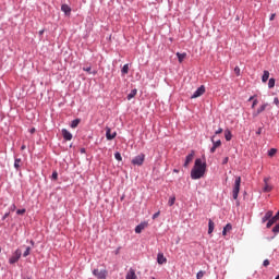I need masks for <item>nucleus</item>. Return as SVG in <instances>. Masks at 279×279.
Here are the masks:
<instances>
[{"label":"nucleus","mask_w":279,"mask_h":279,"mask_svg":"<svg viewBox=\"0 0 279 279\" xmlns=\"http://www.w3.org/2000/svg\"><path fill=\"white\" fill-rule=\"evenodd\" d=\"M269 80V71L265 70L262 76V82L266 83Z\"/></svg>","instance_id":"22"},{"label":"nucleus","mask_w":279,"mask_h":279,"mask_svg":"<svg viewBox=\"0 0 279 279\" xmlns=\"http://www.w3.org/2000/svg\"><path fill=\"white\" fill-rule=\"evenodd\" d=\"M173 204H175V195L170 196L168 201V206H173Z\"/></svg>","instance_id":"28"},{"label":"nucleus","mask_w":279,"mask_h":279,"mask_svg":"<svg viewBox=\"0 0 279 279\" xmlns=\"http://www.w3.org/2000/svg\"><path fill=\"white\" fill-rule=\"evenodd\" d=\"M106 137L107 141H112L113 138H117V133L112 134L110 128H107Z\"/></svg>","instance_id":"15"},{"label":"nucleus","mask_w":279,"mask_h":279,"mask_svg":"<svg viewBox=\"0 0 279 279\" xmlns=\"http://www.w3.org/2000/svg\"><path fill=\"white\" fill-rule=\"evenodd\" d=\"M240 191H241V177H236L233 185V191H232L233 199H239Z\"/></svg>","instance_id":"2"},{"label":"nucleus","mask_w":279,"mask_h":279,"mask_svg":"<svg viewBox=\"0 0 279 279\" xmlns=\"http://www.w3.org/2000/svg\"><path fill=\"white\" fill-rule=\"evenodd\" d=\"M234 73H235V75H241V68H239V66H235L234 68Z\"/></svg>","instance_id":"31"},{"label":"nucleus","mask_w":279,"mask_h":279,"mask_svg":"<svg viewBox=\"0 0 279 279\" xmlns=\"http://www.w3.org/2000/svg\"><path fill=\"white\" fill-rule=\"evenodd\" d=\"M31 253H32V247L31 246H26L25 247V252L23 253V257L27 258V256H29Z\"/></svg>","instance_id":"25"},{"label":"nucleus","mask_w":279,"mask_h":279,"mask_svg":"<svg viewBox=\"0 0 279 279\" xmlns=\"http://www.w3.org/2000/svg\"><path fill=\"white\" fill-rule=\"evenodd\" d=\"M255 97H256V96H251V97L248 98V101H252Z\"/></svg>","instance_id":"49"},{"label":"nucleus","mask_w":279,"mask_h":279,"mask_svg":"<svg viewBox=\"0 0 279 279\" xmlns=\"http://www.w3.org/2000/svg\"><path fill=\"white\" fill-rule=\"evenodd\" d=\"M31 245H34V241L33 240L31 241Z\"/></svg>","instance_id":"53"},{"label":"nucleus","mask_w":279,"mask_h":279,"mask_svg":"<svg viewBox=\"0 0 279 279\" xmlns=\"http://www.w3.org/2000/svg\"><path fill=\"white\" fill-rule=\"evenodd\" d=\"M94 276H96L98 279H106L108 276V271L106 269L99 270L94 269L93 270Z\"/></svg>","instance_id":"7"},{"label":"nucleus","mask_w":279,"mask_h":279,"mask_svg":"<svg viewBox=\"0 0 279 279\" xmlns=\"http://www.w3.org/2000/svg\"><path fill=\"white\" fill-rule=\"evenodd\" d=\"M257 105H258V99H255L252 104V109L256 108Z\"/></svg>","instance_id":"35"},{"label":"nucleus","mask_w":279,"mask_h":279,"mask_svg":"<svg viewBox=\"0 0 279 279\" xmlns=\"http://www.w3.org/2000/svg\"><path fill=\"white\" fill-rule=\"evenodd\" d=\"M227 234H228V231L226 229H223L222 235L226 236Z\"/></svg>","instance_id":"45"},{"label":"nucleus","mask_w":279,"mask_h":279,"mask_svg":"<svg viewBox=\"0 0 279 279\" xmlns=\"http://www.w3.org/2000/svg\"><path fill=\"white\" fill-rule=\"evenodd\" d=\"M264 184H269V178H264Z\"/></svg>","instance_id":"44"},{"label":"nucleus","mask_w":279,"mask_h":279,"mask_svg":"<svg viewBox=\"0 0 279 279\" xmlns=\"http://www.w3.org/2000/svg\"><path fill=\"white\" fill-rule=\"evenodd\" d=\"M193 158H195V150H192L191 154L186 156L183 167H189V165L193 162Z\"/></svg>","instance_id":"9"},{"label":"nucleus","mask_w":279,"mask_h":279,"mask_svg":"<svg viewBox=\"0 0 279 279\" xmlns=\"http://www.w3.org/2000/svg\"><path fill=\"white\" fill-rule=\"evenodd\" d=\"M173 172H174V173H180V170L174 169Z\"/></svg>","instance_id":"50"},{"label":"nucleus","mask_w":279,"mask_h":279,"mask_svg":"<svg viewBox=\"0 0 279 279\" xmlns=\"http://www.w3.org/2000/svg\"><path fill=\"white\" fill-rule=\"evenodd\" d=\"M136 93H138L137 89H132L131 93L128 95V100L134 99L136 97Z\"/></svg>","instance_id":"21"},{"label":"nucleus","mask_w":279,"mask_h":279,"mask_svg":"<svg viewBox=\"0 0 279 279\" xmlns=\"http://www.w3.org/2000/svg\"><path fill=\"white\" fill-rule=\"evenodd\" d=\"M215 231V222L209 219L208 221V234H213V232Z\"/></svg>","instance_id":"17"},{"label":"nucleus","mask_w":279,"mask_h":279,"mask_svg":"<svg viewBox=\"0 0 279 279\" xmlns=\"http://www.w3.org/2000/svg\"><path fill=\"white\" fill-rule=\"evenodd\" d=\"M145 228H147V222H142L138 226H136L135 227L136 234H141V232H143V230H145Z\"/></svg>","instance_id":"12"},{"label":"nucleus","mask_w":279,"mask_h":279,"mask_svg":"<svg viewBox=\"0 0 279 279\" xmlns=\"http://www.w3.org/2000/svg\"><path fill=\"white\" fill-rule=\"evenodd\" d=\"M225 138H226V141H232V133L230 131H226Z\"/></svg>","instance_id":"27"},{"label":"nucleus","mask_w":279,"mask_h":279,"mask_svg":"<svg viewBox=\"0 0 279 279\" xmlns=\"http://www.w3.org/2000/svg\"><path fill=\"white\" fill-rule=\"evenodd\" d=\"M204 173H206V162H203L202 159H196L194 168L191 171L192 180H199L204 178Z\"/></svg>","instance_id":"1"},{"label":"nucleus","mask_w":279,"mask_h":279,"mask_svg":"<svg viewBox=\"0 0 279 279\" xmlns=\"http://www.w3.org/2000/svg\"><path fill=\"white\" fill-rule=\"evenodd\" d=\"M276 151V148H271L268 153V156H275Z\"/></svg>","instance_id":"34"},{"label":"nucleus","mask_w":279,"mask_h":279,"mask_svg":"<svg viewBox=\"0 0 279 279\" xmlns=\"http://www.w3.org/2000/svg\"><path fill=\"white\" fill-rule=\"evenodd\" d=\"M213 147L210 148V154H215L219 147H221V140L215 141V135L210 138Z\"/></svg>","instance_id":"5"},{"label":"nucleus","mask_w":279,"mask_h":279,"mask_svg":"<svg viewBox=\"0 0 279 279\" xmlns=\"http://www.w3.org/2000/svg\"><path fill=\"white\" fill-rule=\"evenodd\" d=\"M16 215H25V209H17Z\"/></svg>","instance_id":"37"},{"label":"nucleus","mask_w":279,"mask_h":279,"mask_svg":"<svg viewBox=\"0 0 279 279\" xmlns=\"http://www.w3.org/2000/svg\"><path fill=\"white\" fill-rule=\"evenodd\" d=\"M227 232H230V230H232V225L228 223L226 225V227L223 228Z\"/></svg>","instance_id":"33"},{"label":"nucleus","mask_w":279,"mask_h":279,"mask_svg":"<svg viewBox=\"0 0 279 279\" xmlns=\"http://www.w3.org/2000/svg\"><path fill=\"white\" fill-rule=\"evenodd\" d=\"M31 134H34L35 132H36V129L35 128H33V129H31Z\"/></svg>","instance_id":"46"},{"label":"nucleus","mask_w":279,"mask_h":279,"mask_svg":"<svg viewBox=\"0 0 279 279\" xmlns=\"http://www.w3.org/2000/svg\"><path fill=\"white\" fill-rule=\"evenodd\" d=\"M61 10L64 14H71V7L69 4H62Z\"/></svg>","instance_id":"19"},{"label":"nucleus","mask_w":279,"mask_h":279,"mask_svg":"<svg viewBox=\"0 0 279 279\" xmlns=\"http://www.w3.org/2000/svg\"><path fill=\"white\" fill-rule=\"evenodd\" d=\"M274 217V211L268 210L265 216L262 218V223H266V221H269V219Z\"/></svg>","instance_id":"14"},{"label":"nucleus","mask_w":279,"mask_h":279,"mask_svg":"<svg viewBox=\"0 0 279 279\" xmlns=\"http://www.w3.org/2000/svg\"><path fill=\"white\" fill-rule=\"evenodd\" d=\"M274 86H276V78H269L268 88H274Z\"/></svg>","instance_id":"26"},{"label":"nucleus","mask_w":279,"mask_h":279,"mask_svg":"<svg viewBox=\"0 0 279 279\" xmlns=\"http://www.w3.org/2000/svg\"><path fill=\"white\" fill-rule=\"evenodd\" d=\"M22 165H23V161L21 160V158H15L14 168L16 169V171L21 169Z\"/></svg>","instance_id":"18"},{"label":"nucleus","mask_w":279,"mask_h":279,"mask_svg":"<svg viewBox=\"0 0 279 279\" xmlns=\"http://www.w3.org/2000/svg\"><path fill=\"white\" fill-rule=\"evenodd\" d=\"M157 263L158 265H165V263H167V257H165V254L158 253Z\"/></svg>","instance_id":"13"},{"label":"nucleus","mask_w":279,"mask_h":279,"mask_svg":"<svg viewBox=\"0 0 279 279\" xmlns=\"http://www.w3.org/2000/svg\"><path fill=\"white\" fill-rule=\"evenodd\" d=\"M196 278L197 279H203L204 278V271H198L197 275H196Z\"/></svg>","instance_id":"32"},{"label":"nucleus","mask_w":279,"mask_h":279,"mask_svg":"<svg viewBox=\"0 0 279 279\" xmlns=\"http://www.w3.org/2000/svg\"><path fill=\"white\" fill-rule=\"evenodd\" d=\"M126 279H138V277L136 276V270H134L133 268H130L129 271L126 272Z\"/></svg>","instance_id":"11"},{"label":"nucleus","mask_w":279,"mask_h":279,"mask_svg":"<svg viewBox=\"0 0 279 279\" xmlns=\"http://www.w3.org/2000/svg\"><path fill=\"white\" fill-rule=\"evenodd\" d=\"M77 125H80V119L73 120L71 123V128L75 129V128H77Z\"/></svg>","instance_id":"29"},{"label":"nucleus","mask_w":279,"mask_h":279,"mask_svg":"<svg viewBox=\"0 0 279 279\" xmlns=\"http://www.w3.org/2000/svg\"><path fill=\"white\" fill-rule=\"evenodd\" d=\"M9 215H10V214H5V215L3 216V219H5L7 217H9Z\"/></svg>","instance_id":"51"},{"label":"nucleus","mask_w":279,"mask_h":279,"mask_svg":"<svg viewBox=\"0 0 279 279\" xmlns=\"http://www.w3.org/2000/svg\"><path fill=\"white\" fill-rule=\"evenodd\" d=\"M83 71H86L89 75H97V71H92L90 66L83 68Z\"/></svg>","instance_id":"23"},{"label":"nucleus","mask_w":279,"mask_h":279,"mask_svg":"<svg viewBox=\"0 0 279 279\" xmlns=\"http://www.w3.org/2000/svg\"><path fill=\"white\" fill-rule=\"evenodd\" d=\"M263 129H258V131L256 132V134H262Z\"/></svg>","instance_id":"48"},{"label":"nucleus","mask_w":279,"mask_h":279,"mask_svg":"<svg viewBox=\"0 0 279 279\" xmlns=\"http://www.w3.org/2000/svg\"><path fill=\"white\" fill-rule=\"evenodd\" d=\"M274 190V187L271 185H269V183H265L264 185V193H271V191Z\"/></svg>","instance_id":"20"},{"label":"nucleus","mask_w":279,"mask_h":279,"mask_svg":"<svg viewBox=\"0 0 279 279\" xmlns=\"http://www.w3.org/2000/svg\"><path fill=\"white\" fill-rule=\"evenodd\" d=\"M81 151H82V154H84L86 151V149L82 148Z\"/></svg>","instance_id":"52"},{"label":"nucleus","mask_w":279,"mask_h":279,"mask_svg":"<svg viewBox=\"0 0 279 279\" xmlns=\"http://www.w3.org/2000/svg\"><path fill=\"white\" fill-rule=\"evenodd\" d=\"M230 160L229 157H225L223 160H222V165H228V161Z\"/></svg>","instance_id":"39"},{"label":"nucleus","mask_w":279,"mask_h":279,"mask_svg":"<svg viewBox=\"0 0 279 279\" xmlns=\"http://www.w3.org/2000/svg\"><path fill=\"white\" fill-rule=\"evenodd\" d=\"M52 180H58V173L56 171L52 172Z\"/></svg>","instance_id":"41"},{"label":"nucleus","mask_w":279,"mask_h":279,"mask_svg":"<svg viewBox=\"0 0 279 279\" xmlns=\"http://www.w3.org/2000/svg\"><path fill=\"white\" fill-rule=\"evenodd\" d=\"M21 149H22V151H23V150L27 149V146L22 145V146H21Z\"/></svg>","instance_id":"47"},{"label":"nucleus","mask_w":279,"mask_h":279,"mask_svg":"<svg viewBox=\"0 0 279 279\" xmlns=\"http://www.w3.org/2000/svg\"><path fill=\"white\" fill-rule=\"evenodd\" d=\"M274 19H276V13H272L269 17V21H274Z\"/></svg>","instance_id":"43"},{"label":"nucleus","mask_w":279,"mask_h":279,"mask_svg":"<svg viewBox=\"0 0 279 279\" xmlns=\"http://www.w3.org/2000/svg\"><path fill=\"white\" fill-rule=\"evenodd\" d=\"M275 279H279V275Z\"/></svg>","instance_id":"54"},{"label":"nucleus","mask_w":279,"mask_h":279,"mask_svg":"<svg viewBox=\"0 0 279 279\" xmlns=\"http://www.w3.org/2000/svg\"><path fill=\"white\" fill-rule=\"evenodd\" d=\"M274 104H275L276 106H279V99H278V97H276V98L274 99Z\"/></svg>","instance_id":"42"},{"label":"nucleus","mask_w":279,"mask_h":279,"mask_svg":"<svg viewBox=\"0 0 279 279\" xmlns=\"http://www.w3.org/2000/svg\"><path fill=\"white\" fill-rule=\"evenodd\" d=\"M143 162H145V154H140L132 159V165L137 167H142Z\"/></svg>","instance_id":"4"},{"label":"nucleus","mask_w":279,"mask_h":279,"mask_svg":"<svg viewBox=\"0 0 279 279\" xmlns=\"http://www.w3.org/2000/svg\"><path fill=\"white\" fill-rule=\"evenodd\" d=\"M130 73V65L124 64L122 68V75H128Z\"/></svg>","instance_id":"24"},{"label":"nucleus","mask_w":279,"mask_h":279,"mask_svg":"<svg viewBox=\"0 0 279 279\" xmlns=\"http://www.w3.org/2000/svg\"><path fill=\"white\" fill-rule=\"evenodd\" d=\"M268 106H269V104H267V102L263 104L256 111L253 112V117H258V114L265 112V110H267Z\"/></svg>","instance_id":"8"},{"label":"nucleus","mask_w":279,"mask_h":279,"mask_svg":"<svg viewBox=\"0 0 279 279\" xmlns=\"http://www.w3.org/2000/svg\"><path fill=\"white\" fill-rule=\"evenodd\" d=\"M61 134H62L64 141H72V138H73V134H71V132H69V130H66V129H62Z\"/></svg>","instance_id":"10"},{"label":"nucleus","mask_w":279,"mask_h":279,"mask_svg":"<svg viewBox=\"0 0 279 279\" xmlns=\"http://www.w3.org/2000/svg\"><path fill=\"white\" fill-rule=\"evenodd\" d=\"M177 58H178L180 64H182V62H184V60H186V52H183V53L177 52Z\"/></svg>","instance_id":"16"},{"label":"nucleus","mask_w":279,"mask_h":279,"mask_svg":"<svg viewBox=\"0 0 279 279\" xmlns=\"http://www.w3.org/2000/svg\"><path fill=\"white\" fill-rule=\"evenodd\" d=\"M263 265H264V267H269V259H265Z\"/></svg>","instance_id":"40"},{"label":"nucleus","mask_w":279,"mask_h":279,"mask_svg":"<svg viewBox=\"0 0 279 279\" xmlns=\"http://www.w3.org/2000/svg\"><path fill=\"white\" fill-rule=\"evenodd\" d=\"M114 158H116V160H118L119 162H121V160H123V157H121V153H116V154H114Z\"/></svg>","instance_id":"30"},{"label":"nucleus","mask_w":279,"mask_h":279,"mask_svg":"<svg viewBox=\"0 0 279 279\" xmlns=\"http://www.w3.org/2000/svg\"><path fill=\"white\" fill-rule=\"evenodd\" d=\"M204 93H206V87L202 85L194 92V94L191 96V99H197V97H202Z\"/></svg>","instance_id":"6"},{"label":"nucleus","mask_w":279,"mask_h":279,"mask_svg":"<svg viewBox=\"0 0 279 279\" xmlns=\"http://www.w3.org/2000/svg\"><path fill=\"white\" fill-rule=\"evenodd\" d=\"M160 217V211H157L153 215V219H158Z\"/></svg>","instance_id":"38"},{"label":"nucleus","mask_w":279,"mask_h":279,"mask_svg":"<svg viewBox=\"0 0 279 279\" xmlns=\"http://www.w3.org/2000/svg\"><path fill=\"white\" fill-rule=\"evenodd\" d=\"M223 132V129L219 128L216 132H215V136H217L218 134H221Z\"/></svg>","instance_id":"36"},{"label":"nucleus","mask_w":279,"mask_h":279,"mask_svg":"<svg viewBox=\"0 0 279 279\" xmlns=\"http://www.w3.org/2000/svg\"><path fill=\"white\" fill-rule=\"evenodd\" d=\"M23 252L21 251V248H17L13 255L10 257L9 263L10 265H14L15 263H19L21 256H22Z\"/></svg>","instance_id":"3"}]
</instances>
